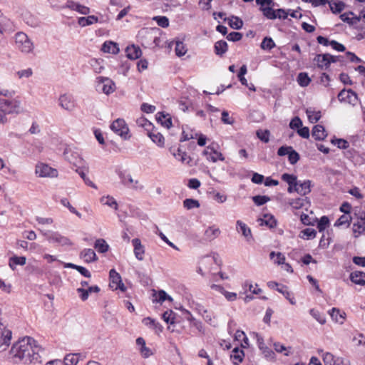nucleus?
Wrapping results in <instances>:
<instances>
[{"label": "nucleus", "instance_id": "ea45409f", "mask_svg": "<svg viewBox=\"0 0 365 365\" xmlns=\"http://www.w3.org/2000/svg\"><path fill=\"white\" fill-rule=\"evenodd\" d=\"M94 247L100 253H105L108 252L109 246L103 239H98L96 240Z\"/></svg>", "mask_w": 365, "mask_h": 365}, {"label": "nucleus", "instance_id": "4468645a", "mask_svg": "<svg viewBox=\"0 0 365 365\" xmlns=\"http://www.w3.org/2000/svg\"><path fill=\"white\" fill-rule=\"evenodd\" d=\"M170 152L173 154V155L175 157V158L182 163H185L187 165H190V162L192 160L191 158L187 155V153L185 151H182L180 148H178L177 150L173 149V148H170L169 149Z\"/></svg>", "mask_w": 365, "mask_h": 365}, {"label": "nucleus", "instance_id": "603ef678", "mask_svg": "<svg viewBox=\"0 0 365 365\" xmlns=\"http://www.w3.org/2000/svg\"><path fill=\"white\" fill-rule=\"evenodd\" d=\"M275 43L270 37H265L261 43V48L263 50H271L275 47Z\"/></svg>", "mask_w": 365, "mask_h": 365}, {"label": "nucleus", "instance_id": "4c0bfd02", "mask_svg": "<svg viewBox=\"0 0 365 365\" xmlns=\"http://www.w3.org/2000/svg\"><path fill=\"white\" fill-rule=\"evenodd\" d=\"M227 51V43L225 41L220 40L215 43V52L218 56H222Z\"/></svg>", "mask_w": 365, "mask_h": 365}, {"label": "nucleus", "instance_id": "a211bd4d", "mask_svg": "<svg viewBox=\"0 0 365 365\" xmlns=\"http://www.w3.org/2000/svg\"><path fill=\"white\" fill-rule=\"evenodd\" d=\"M126 56L129 59L135 60L140 58L142 55L141 49L139 46L130 45L127 46L125 49Z\"/></svg>", "mask_w": 365, "mask_h": 365}, {"label": "nucleus", "instance_id": "680f3d73", "mask_svg": "<svg viewBox=\"0 0 365 365\" xmlns=\"http://www.w3.org/2000/svg\"><path fill=\"white\" fill-rule=\"evenodd\" d=\"M252 200L257 206L263 205L270 200V198L266 195H256L252 197Z\"/></svg>", "mask_w": 365, "mask_h": 365}, {"label": "nucleus", "instance_id": "13d9d810", "mask_svg": "<svg viewBox=\"0 0 365 365\" xmlns=\"http://www.w3.org/2000/svg\"><path fill=\"white\" fill-rule=\"evenodd\" d=\"M175 53L178 56H184L187 52V48H185V46L182 41H177L175 42Z\"/></svg>", "mask_w": 365, "mask_h": 365}, {"label": "nucleus", "instance_id": "cd10ccee", "mask_svg": "<svg viewBox=\"0 0 365 365\" xmlns=\"http://www.w3.org/2000/svg\"><path fill=\"white\" fill-rule=\"evenodd\" d=\"M312 137L316 140H322L327 136L325 129H324V126L322 125H314L312 129Z\"/></svg>", "mask_w": 365, "mask_h": 365}, {"label": "nucleus", "instance_id": "473e14b6", "mask_svg": "<svg viewBox=\"0 0 365 365\" xmlns=\"http://www.w3.org/2000/svg\"><path fill=\"white\" fill-rule=\"evenodd\" d=\"M327 4L333 14L341 13L345 8V4L341 1H329Z\"/></svg>", "mask_w": 365, "mask_h": 365}, {"label": "nucleus", "instance_id": "79ce46f5", "mask_svg": "<svg viewBox=\"0 0 365 365\" xmlns=\"http://www.w3.org/2000/svg\"><path fill=\"white\" fill-rule=\"evenodd\" d=\"M244 356V352L242 350L239 349V348H235L231 354V358L232 359L233 364L237 365L239 363L242 361Z\"/></svg>", "mask_w": 365, "mask_h": 365}, {"label": "nucleus", "instance_id": "ddd939ff", "mask_svg": "<svg viewBox=\"0 0 365 365\" xmlns=\"http://www.w3.org/2000/svg\"><path fill=\"white\" fill-rule=\"evenodd\" d=\"M58 105L66 110L72 111L76 107V102L72 96L62 94L58 98Z\"/></svg>", "mask_w": 365, "mask_h": 365}, {"label": "nucleus", "instance_id": "bf43d9fd", "mask_svg": "<svg viewBox=\"0 0 365 365\" xmlns=\"http://www.w3.org/2000/svg\"><path fill=\"white\" fill-rule=\"evenodd\" d=\"M61 203L62 205L68 207L69 211L72 212L73 214H75L76 216H78L79 218L81 217V214L76 210V209L73 207L71 203L69 202L67 198H62L61 200Z\"/></svg>", "mask_w": 365, "mask_h": 365}, {"label": "nucleus", "instance_id": "2eb2a0df", "mask_svg": "<svg viewBox=\"0 0 365 365\" xmlns=\"http://www.w3.org/2000/svg\"><path fill=\"white\" fill-rule=\"evenodd\" d=\"M153 302L162 304L165 300L173 302V298L169 296L164 290H153Z\"/></svg>", "mask_w": 365, "mask_h": 365}, {"label": "nucleus", "instance_id": "f704fd0d", "mask_svg": "<svg viewBox=\"0 0 365 365\" xmlns=\"http://www.w3.org/2000/svg\"><path fill=\"white\" fill-rule=\"evenodd\" d=\"M16 26L14 24L7 18L1 19V34L3 31L11 33L14 31Z\"/></svg>", "mask_w": 365, "mask_h": 365}, {"label": "nucleus", "instance_id": "c85d7f7f", "mask_svg": "<svg viewBox=\"0 0 365 365\" xmlns=\"http://www.w3.org/2000/svg\"><path fill=\"white\" fill-rule=\"evenodd\" d=\"M350 279L356 284L365 285V273L360 271H355L351 273Z\"/></svg>", "mask_w": 365, "mask_h": 365}, {"label": "nucleus", "instance_id": "a18cd8bd", "mask_svg": "<svg viewBox=\"0 0 365 365\" xmlns=\"http://www.w3.org/2000/svg\"><path fill=\"white\" fill-rule=\"evenodd\" d=\"M261 225H266L270 228L276 227L277 222L272 215H264L263 219H260Z\"/></svg>", "mask_w": 365, "mask_h": 365}, {"label": "nucleus", "instance_id": "6e6552de", "mask_svg": "<svg viewBox=\"0 0 365 365\" xmlns=\"http://www.w3.org/2000/svg\"><path fill=\"white\" fill-rule=\"evenodd\" d=\"M35 173L39 178H56L58 172L48 164L38 163L35 168Z\"/></svg>", "mask_w": 365, "mask_h": 365}, {"label": "nucleus", "instance_id": "e2e57ef3", "mask_svg": "<svg viewBox=\"0 0 365 365\" xmlns=\"http://www.w3.org/2000/svg\"><path fill=\"white\" fill-rule=\"evenodd\" d=\"M175 314L172 311H166L163 314V319L167 324H174L175 323Z\"/></svg>", "mask_w": 365, "mask_h": 365}, {"label": "nucleus", "instance_id": "f03ea898", "mask_svg": "<svg viewBox=\"0 0 365 365\" xmlns=\"http://www.w3.org/2000/svg\"><path fill=\"white\" fill-rule=\"evenodd\" d=\"M15 45L16 48L24 53H31L34 47L29 36L21 31L15 34Z\"/></svg>", "mask_w": 365, "mask_h": 365}, {"label": "nucleus", "instance_id": "58836bf2", "mask_svg": "<svg viewBox=\"0 0 365 365\" xmlns=\"http://www.w3.org/2000/svg\"><path fill=\"white\" fill-rule=\"evenodd\" d=\"M306 113L307 115L309 122L312 123H317L321 118V112L315 111L312 108H307L306 110Z\"/></svg>", "mask_w": 365, "mask_h": 365}, {"label": "nucleus", "instance_id": "4be33fe9", "mask_svg": "<svg viewBox=\"0 0 365 365\" xmlns=\"http://www.w3.org/2000/svg\"><path fill=\"white\" fill-rule=\"evenodd\" d=\"M66 7L84 15L88 14L90 13V9L88 7L81 5L78 3L74 2L73 1H68L66 4Z\"/></svg>", "mask_w": 365, "mask_h": 365}, {"label": "nucleus", "instance_id": "09e8293b", "mask_svg": "<svg viewBox=\"0 0 365 365\" xmlns=\"http://www.w3.org/2000/svg\"><path fill=\"white\" fill-rule=\"evenodd\" d=\"M260 10L263 15L268 19L274 20L277 19V10H274L270 6L261 7Z\"/></svg>", "mask_w": 365, "mask_h": 365}, {"label": "nucleus", "instance_id": "0eeeda50", "mask_svg": "<svg viewBox=\"0 0 365 365\" xmlns=\"http://www.w3.org/2000/svg\"><path fill=\"white\" fill-rule=\"evenodd\" d=\"M110 129L125 140L130 138L129 128L123 119L118 118L114 120L110 125Z\"/></svg>", "mask_w": 365, "mask_h": 365}, {"label": "nucleus", "instance_id": "412c9836", "mask_svg": "<svg viewBox=\"0 0 365 365\" xmlns=\"http://www.w3.org/2000/svg\"><path fill=\"white\" fill-rule=\"evenodd\" d=\"M136 344L139 346V351L144 358H148L153 354L150 348L145 345V341L143 337H138L136 339Z\"/></svg>", "mask_w": 365, "mask_h": 365}, {"label": "nucleus", "instance_id": "5701e85b", "mask_svg": "<svg viewBox=\"0 0 365 365\" xmlns=\"http://www.w3.org/2000/svg\"><path fill=\"white\" fill-rule=\"evenodd\" d=\"M76 291L78 294H80V298L81 300L86 301L88 299L91 293H98L100 291V288L97 285H95L89 287L88 289H83V287L78 288Z\"/></svg>", "mask_w": 365, "mask_h": 365}, {"label": "nucleus", "instance_id": "20e7f679", "mask_svg": "<svg viewBox=\"0 0 365 365\" xmlns=\"http://www.w3.org/2000/svg\"><path fill=\"white\" fill-rule=\"evenodd\" d=\"M41 234L49 242L56 243L61 246H71L72 242L67 237L62 235L58 232L40 230Z\"/></svg>", "mask_w": 365, "mask_h": 365}, {"label": "nucleus", "instance_id": "9d476101", "mask_svg": "<svg viewBox=\"0 0 365 365\" xmlns=\"http://www.w3.org/2000/svg\"><path fill=\"white\" fill-rule=\"evenodd\" d=\"M356 222L353 224V232L355 237L365 234V212L355 213Z\"/></svg>", "mask_w": 365, "mask_h": 365}, {"label": "nucleus", "instance_id": "7ed1b4c3", "mask_svg": "<svg viewBox=\"0 0 365 365\" xmlns=\"http://www.w3.org/2000/svg\"><path fill=\"white\" fill-rule=\"evenodd\" d=\"M21 113V101L17 98H1V113L16 114Z\"/></svg>", "mask_w": 365, "mask_h": 365}, {"label": "nucleus", "instance_id": "5fc2aeb1", "mask_svg": "<svg viewBox=\"0 0 365 365\" xmlns=\"http://www.w3.org/2000/svg\"><path fill=\"white\" fill-rule=\"evenodd\" d=\"M282 180L286 182L289 185H294L298 183L297 177L292 174L284 173L281 177Z\"/></svg>", "mask_w": 365, "mask_h": 365}, {"label": "nucleus", "instance_id": "c9c22d12", "mask_svg": "<svg viewBox=\"0 0 365 365\" xmlns=\"http://www.w3.org/2000/svg\"><path fill=\"white\" fill-rule=\"evenodd\" d=\"M98 21L97 16L94 15L88 16L87 17H80L78 20V23L81 26H86Z\"/></svg>", "mask_w": 365, "mask_h": 365}, {"label": "nucleus", "instance_id": "1a4fd4ad", "mask_svg": "<svg viewBox=\"0 0 365 365\" xmlns=\"http://www.w3.org/2000/svg\"><path fill=\"white\" fill-rule=\"evenodd\" d=\"M97 91L109 95L115 91V83L109 78L99 76L97 78Z\"/></svg>", "mask_w": 365, "mask_h": 365}, {"label": "nucleus", "instance_id": "c756f323", "mask_svg": "<svg viewBox=\"0 0 365 365\" xmlns=\"http://www.w3.org/2000/svg\"><path fill=\"white\" fill-rule=\"evenodd\" d=\"M102 51L112 54H117L119 52V48L116 43L113 41H106L101 48Z\"/></svg>", "mask_w": 365, "mask_h": 365}, {"label": "nucleus", "instance_id": "72a5a7b5", "mask_svg": "<svg viewBox=\"0 0 365 365\" xmlns=\"http://www.w3.org/2000/svg\"><path fill=\"white\" fill-rule=\"evenodd\" d=\"M257 342H258V346H259V348L260 350H262L263 354L264 355V356L266 358H269V359H274V353L272 350H271L270 349H269L268 347H267L264 342H263V339L262 338H258L257 339Z\"/></svg>", "mask_w": 365, "mask_h": 365}, {"label": "nucleus", "instance_id": "f8f14e48", "mask_svg": "<svg viewBox=\"0 0 365 365\" xmlns=\"http://www.w3.org/2000/svg\"><path fill=\"white\" fill-rule=\"evenodd\" d=\"M338 100L340 102L348 103L354 105L358 100L357 95L352 90H341L338 96Z\"/></svg>", "mask_w": 365, "mask_h": 365}, {"label": "nucleus", "instance_id": "774afa93", "mask_svg": "<svg viewBox=\"0 0 365 365\" xmlns=\"http://www.w3.org/2000/svg\"><path fill=\"white\" fill-rule=\"evenodd\" d=\"M158 25L163 27L166 28L169 26V20L166 16H155L153 18Z\"/></svg>", "mask_w": 365, "mask_h": 365}, {"label": "nucleus", "instance_id": "6ab92c4d", "mask_svg": "<svg viewBox=\"0 0 365 365\" xmlns=\"http://www.w3.org/2000/svg\"><path fill=\"white\" fill-rule=\"evenodd\" d=\"M339 18L341 19V21L347 23L350 26H353L357 24L361 20V16H354V13L352 11L342 14L340 15Z\"/></svg>", "mask_w": 365, "mask_h": 365}, {"label": "nucleus", "instance_id": "2f4dec72", "mask_svg": "<svg viewBox=\"0 0 365 365\" xmlns=\"http://www.w3.org/2000/svg\"><path fill=\"white\" fill-rule=\"evenodd\" d=\"M329 314L331 319L336 322L339 323L340 324L344 323L346 314L344 312H341L339 309L334 307L332 308L329 311Z\"/></svg>", "mask_w": 365, "mask_h": 365}, {"label": "nucleus", "instance_id": "3c124183", "mask_svg": "<svg viewBox=\"0 0 365 365\" xmlns=\"http://www.w3.org/2000/svg\"><path fill=\"white\" fill-rule=\"evenodd\" d=\"M277 290L282 294L284 297L289 300V302L292 304H296V302L294 300V297H291V294L290 292L288 291V289L286 286L284 285H281L280 286V288H277Z\"/></svg>", "mask_w": 365, "mask_h": 365}, {"label": "nucleus", "instance_id": "393cba45", "mask_svg": "<svg viewBox=\"0 0 365 365\" xmlns=\"http://www.w3.org/2000/svg\"><path fill=\"white\" fill-rule=\"evenodd\" d=\"M80 257L86 262L90 263L98 259L96 252L92 249H84L80 253Z\"/></svg>", "mask_w": 365, "mask_h": 365}, {"label": "nucleus", "instance_id": "864d4df0", "mask_svg": "<svg viewBox=\"0 0 365 365\" xmlns=\"http://www.w3.org/2000/svg\"><path fill=\"white\" fill-rule=\"evenodd\" d=\"M183 206L187 210H191L192 208H198L200 207V202L197 200L192 199V198H187L183 201Z\"/></svg>", "mask_w": 365, "mask_h": 365}, {"label": "nucleus", "instance_id": "c03bdc74", "mask_svg": "<svg viewBox=\"0 0 365 365\" xmlns=\"http://www.w3.org/2000/svg\"><path fill=\"white\" fill-rule=\"evenodd\" d=\"M351 217L349 214L342 215L334 223L335 227H340L346 225L349 227L350 225Z\"/></svg>", "mask_w": 365, "mask_h": 365}, {"label": "nucleus", "instance_id": "de8ad7c7", "mask_svg": "<svg viewBox=\"0 0 365 365\" xmlns=\"http://www.w3.org/2000/svg\"><path fill=\"white\" fill-rule=\"evenodd\" d=\"M228 23L230 26L234 29H240L243 26L242 20L235 16L228 19Z\"/></svg>", "mask_w": 365, "mask_h": 365}, {"label": "nucleus", "instance_id": "37998d69", "mask_svg": "<svg viewBox=\"0 0 365 365\" xmlns=\"http://www.w3.org/2000/svg\"><path fill=\"white\" fill-rule=\"evenodd\" d=\"M136 124L138 127L143 128L148 133L153 128V124L145 118L140 117L136 120Z\"/></svg>", "mask_w": 365, "mask_h": 365}, {"label": "nucleus", "instance_id": "052dcab7", "mask_svg": "<svg viewBox=\"0 0 365 365\" xmlns=\"http://www.w3.org/2000/svg\"><path fill=\"white\" fill-rule=\"evenodd\" d=\"M329 225V220L327 216H322L318 222L317 228L319 232H323Z\"/></svg>", "mask_w": 365, "mask_h": 365}, {"label": "nucleus", "instance_id": "338daca9", "mask_svg": "<svg viewBox=\"0 0 365 365\" xmlns=\"http://www.w3.org/2000/svg\"><path fill=\"white\" fill-rule=\"evenodd\" d=\"M309 313L321 324H324L326 322L325 317L322 315L319 311L312 309H310Z\"/></svg>", "mask_w": 365, "mask_h": 365}, {"label": "nucleus", "instance_id": "f3484780", "mask_svg": "<svg viewBox=\"0 0 365 365\" xmlns=\"http://www.w3.org/2000/svg\"><path fill=\"white\" fill-rule=\"evenodd\" d=\"M329 53L317 54L314 61L317 63V65L321 69H327L330 66V61H329Z\"/></svg>", "mask_w": 365, "mask_h": 365}, {"label": "nucleus", "instance_id": "49530a36", "mask_svg": "<svg viewBox=\"0 0 365 365\" xmlns=\"http://www.w3.org/2000/svg\"><path fill=\"white\" fill-rule=\"evenodd\" d=\"M237 225L239 226L240 231L242 232V235L245 236L247 240L252 238L251 230L240 220L237 221Z\"/></svg>", "mask_w": 365, "mask_h": 365}, {"label": "nucleus", "instance_id": "9b49d317", "mask_svg": "<svg viewBox=\"0 0 365 365\" xmlns=\"http://www.w3.org/2000/svg\"><path fill=\"white\" fill-rule=\"evenodd\" d=\"M109 277H110L109 286L112 289H113L115 290L119 289L121 291L125 290V287L124 284L122 282L120 275L114 269H112L110 270Z\"/></svg>", "mask_w": 365, "mask_h": 365}, {"label": "nucleus", "instance_id": "dca6fc26", "mask_svg": "<svg viewBox=\"0 0 365 365\" xmlns=\"http://www.w3.org/2000/svg\"><path fill=\"white\" fill-rule=\"evenodd\" d=\"M311 186L312 182L309 180L298 181L297 189H295V191L300 195L305 196L311 192Z\"/></svg>", "mask_w": 365, "mask_h": 365}, {"label": "nucleus", "instance_id": "8fccbe9b", "mask_svg": "<svg viewBox=\"0 0 365 365\" xmlns=\"http://www.w3.org/2000/svg\"><path fill=\"white\" fill-rule=\"evenodd\" d=\"M297 82L302 87H306L310 83L311 79L307 73L302 72L298 74Z\"/></svg>", "mask_w": 365, "mask_h": 365}, {"label": "nucleus", "instance_id": "f257e3e1", "mask_svg": "<svg viewBox=\"0 0 365 365\" xmlns=\"http://www.w3.org/2000/svg\"><path fill=\"white\" fill-rule=\"evenodd\" d=\"M44 349L32 337L26 336L14 343L4 357L13 363H41Z\"/></svg>", "mask_w": 365, "mask_h": 365}, {"label": "nucleus", "instance_id": "69168bd1", "mask_svg": "<svg viewBox=\"0 0 365 365\" xmlns=\"http://www.w3.org/2000/svg\"><path fill=\"white\" fill-rule=\"evenodd\" d=\"M288 160L290 164L294 165L299 160V155L292 148L288 154Z\"/></svg>", "mask_w": 365, "mask_h": 365}, {"label": "nucleus", "instance_id": "b1692460", "mask_svg": "<svg viewBox=\"0 0 365 365\" xmlns=\"http://www.w3.org/2000/svg\"><path fill=\"white\" fill-rule=\"evenodd\" d=\"M148 135L158 146L161 148L164 147L165 138L160 133L152 129L148 133Z\"/></svg>", "mask_w": 365, "mask_h": 365}, {"label": "nucleus", "instance_id": "7c9ffc66", "mask_svg": "<svg viewBox=\"0 0 365 365\" xmlns=\"http://www.w3.org/2000/svg\"><path fill=\"white\" fill-rule=\"evenodd\" d=\"M12 337V331L10 329L4 328L1 331V351H5L6 348L2 349L4 346H9Z\"/></svg>", "mask_w": 365, "mask_h": 365}, {"label": "nucleus", "instance_id": "6e6d98bb", "mask_svg": "<svg viewBox=\"0 0 365 365\" xmlns=\"http://www.w3.org/2000/svg\"><path fill=\"white\" fill-rule=\"evenodd\" d=\"M78 362V356L74 354H67L63 360L65 365H76Z\"/></svg>", "mask_w": 365, "mask_h": 365}, {"label": "nucleus", "instance_id": "aec40b11", "mask_svg": "<svg viewBox=\"0 0 365 365\" xmlns=\"http://www.w3.org/2000/svg\"><path fill=\"white\" fill-rule=\"evenodd\" d=\"M132 243L134 247V254L135 257L138 260H143L145 249L142 245L140 240L138 238H135L132 240Z\"/></svg>", "mask_w": 365, "mask_h": 365}, {"label": "nucleus", "instance_id": "e433bc0d", "mask_svg": "<svg viewBox=\"0 0 365 365\" xmlns=\"http://www.w3.org/2000/svg\"><path fill=\"white\" fill-rule=\"evenodd\" d=\"M156 119L158 122H160L162 125L167 128H170L172 125V120L168 114L165 115L163 113H158Z\"/></svg>", "mask_w": 365, "mask_h": 365}, {"label": "nucleus", "instance_id": "bb28decb", "mask_svg": "<svg viewBox=\"0 0 365 365\" xmlns=\"http://www.w3.org/2000/svg\"><path fill=\"white\" fill-rule=\"evenodd\" d=\"M221 232L219 228L215 226L208 227L207 229L205 231L204 233V239L207 241H212L215 238H217Z\"/></svg>", "mask_w": 365, "mask_h": 365}, {"label": "nucleus", "instance_id": "423d86ee", "mask_svg": "<svg viewBox=\"0 0 365 365\" xmlns=\"http://www.w3.org/2000/svg\"><path fill=\"white\" fill-rule=\"evenodd\" d=\"M321 352L324 365H351L349 359L346 357L336 356L331 352Z\"/></svg>", "mask_w": 365, "mask_h": 365}, {"label": "nucleus", "instance_id": "0e129e2a", "mask_svg": "<svg viewBox=\"0 0 365 365\" xmlns=\"http://www.w3.org/2000/svg\"><path fill=\"white\" fill-rule=\"evenodd\" d=\"M301 233L302 234V237H306V239H313L316 237L317 231L312 228H306L303 230Z\"/></svg>", "mask_w": 365, "mask_h": 365}, {"label": "nucleus", "instance_id": "a19ab883", "mask_svg": "<svg viewBox=\"0 0 365 365\" xmlns=\"http://www.w3.org/2000/svg\"><path fill=\"white\" fill-rule=\"evenodd\" d=\"M26 259L25 257H11L9 259V267L14 270L16 265H24Z\"/></svg>", "mask_w": 365, "mask_h": 365}, {"label": "nucleus", "instance_id": "39448f33", "mask_svg": "<svg viewBox=\"0 0 365 365\" xmlns=\"http://www.w3.org/2000/svg\"><path fill=\"white\" fill-rule=\"evenodd\" d=\"M63 157L65 160L68 161L75 167H81L84 164L83 158L81 157L78 150L71 146H67L63 151Z\"/></svg>", "mask_w": 365, "mask_h": 365}, {"label": "nucleus", "instance_id": "a878e982", "mask_svg": "<svg viewBox=\"0 0 365 365\" xmlns=\"http://www.w3.org/2000/svg\"><path fill=\"white\" fill-rule=\"evenodd\" d=\"M289 204L293 209L299 210L309 206L310 202L307 197H298L291 200Z\"/></svg>", "mask_w": 365, "mask_h": 365}, {"label": "nucleus", "instance_id": "4d7b16f0", "mask_svg": "<svg viewBox=\"0 0 365 365\" xmlns=\"http://www.w3.org/2000/svg\"><path fill=\"white\" fill-rule=\"evenodd\" d=\"M101 202L109 207H114L115 210H118V203L115 200L110 196L103 197L101 199Z\"/></svg>", "mask_w": 365, "mask_h": 365}]
</instances>
